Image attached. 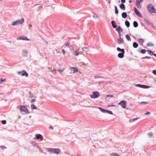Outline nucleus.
I'll use <instances>...</instances> for the list:
<instances>
[{
    "instance_id": "1",
    "label": "nucleus",
    "mask_w": 156,
    "mask_h": 156,
    "mask_svg": "<svg viewBox=\"0 0 156 156\" xmlns=\"http://www.w3.org/2000/svg\"><path fill=\"white\" fill-rule=\"evenodd\" d=\"M17 108L19 109L21 112H23L25 114H27L29 113V112L27 108L25 106L21 105L20 106H18Z\"/></svg>"
},
{
    "instance_id": "2",
    "label": "nucleus",
    "mask_w": 156,
    "mask_h": 156,
    "mask_svg": "<svg viewBox=\"0 0 156 156\" xmlns=\"http://www.w3.org/2000/svg\"><path fill=\"white\" fill-rule=\"evenodd\" d=\"M46 149L48 152L57 154H59L60 152V150L58 148H47Z\"/></svg>"
},
{
    "instance_id": "3",
    "label": "nucleus",
    "mask_w": 156,
    "mask_h": 156,
    "mask_svg": "<svg viewBox=\"0 0 156 156\" xmlns=\"http://www.w3.org/2000/svg\"><path fill=\"white\" fill-rule=\"evenodd\" d=\"M147 7L149 12L151 13H156V10L154 9L152 5L149 4L148 5Z\"/></svg>"
},
{
    "instance_id": "4",
    "label": "nucleus",
    "mask_w": 156,
    "mask_h": 156,
    "mask_svg": "<svg viewBox=\"0 0 156 156\" xmlns=\"http://www.w3.org/2000/svg\"><path fill=\"white\" fill-rule=\"evenodd\" d=\"M24 19L23 18L17 20L16 21L13 22L12 24V25L15 26V25H18L19 24H22L24 22Z\"/></svg>"
},
{
    "instance_id": "5",
    "label": "nucleus",
    "mask_w": 156,
    "mask_h": 156,
    "mask_svg": "<svg viewBox=\"0 0 156 156\" xmlns=\"http://www.w3.org/2000/svg\"><path fill=\"white\" fill-rule=\"evenodd\" d=\"M100 96V94L98 91H95L93 92V94L90 95V96L92 98H96Z\"/></svg>"
},
{
    "instance_id": "6",
    "label": "nucleus",
    "mask_w": 156,
    "mask_h": 156,
    "mask_svg": "<svg viewBox=\"0 0 156 156\" xmlns=\"http://www.w3.org/2000/svg\"><path fill=\"white\" fill-rule=\"evenodd\" d=\"M134 85L135 86L144 89L148 88L150 87L149 86H147L145 85L141 84H135Z\"/></svg>"
},
{
    "instance_id": "7",
    "label": "nucleus",
    "mask_w": 156,
    "mask_h": 156,
    "mask_svg": "<svg viewBox=\"0 0 156 156\" xmlns=\"http://www.w3.org/2000/svg\"><path fill=\"white\" fill-rule=\"evenodd\" d=\"M19 75H21L22 76H25L27 77L28 76V74L25 70H23L22 72H19L18 73Z\"/></svg>"
},
{
    "instance_id": "8",
    "label": "nucleus",
    "mask_w": 156,
    "mask_h": 156,
    "mask_svg": "<svg viewBox=\"0 0 156 156\" xmlns=\"http://www.w3.org/2000/svg\"><path fill=\"white\" fill-rule=\"evenodd\" d=\"M119 105H120L123 108H125L126 105V101L124 100L121 101L119 103Z\"/></svg>"
},
{
    "instance_id": "9",
    "label": "nucleus",
    "mask_w": 156,
    "mask_h": 156,
    "mask_svg": "<svg viewBox=\"0 0 156 156\" xmlns=\"http://www.w3.org/2000/svg\"><path fill=\"white\" fill-rule=\"evenodd\" d=\"M133 8L136 14L138 17L141 18L142 16L138 10L135 7Z\"/></svg>"
},
{
    "instance_id": "10",
    "label": "nucleus",
    "mask_w": 156,
    "mask_h": 156,
    "mask_svg": "<svg viewBox=\"0 0 156 156\" xmlns=\"http://www.w3.org/2000/svg\"><path fill=\"white\" fill-rule=\"evenodd\" d=\"M18 40H23L26 41H29V39L27 37L24 36H20L17 38Z\"/></svg>"
},
{
    "instance_id": "11",
    "label": "nucleus",
    "mask_w": 156,
    "mask_h": 156,
    "mask_svg": "<svg viewBox=\"0 0 156 156\" xmlns=\"http://www.w3.org/2000/svg\"><path fill=\"white\" fill-rule=\"evenodd\" d=\"M124 41L123 39L121 37V38H119L117 39V44H121L123 43Z\"/></svg>"
},
{
    "instance_id": "12",
    "label": "nucleus",
    "mask_w": 156,
    "mask_h": 156,
    "mask_svg": "<svg viewBox=\"0 0 156 156\" xmlns=\"http://www.w3.org/2000/svg\"><path fill=\"white\" fill-rule=\"evenodd\" d=\"M125 52H123L119 53L118 55V56L119 58H122L124 56V55Z\"/></svg>"
},
{
    "instance_id": "13",
    "label": "nucleus",
    "mask_w": 156,
    "mask_h": 156,
    "mask_svg": "<svg viewBox=\"0 0 156 156\" xmlns=\"http://www.w3.org/2000/svg\"><path fill=\"white\" fill-rule=\"evenodd\" d=\"M119 7L120 8L123 10H125L126 7L125 6V5L123 3H121L119 5Z\"/></svg>"
},
{
    "instance_id": "14",
    "label": "nucleus",
    "mask_w": 156,
    "mask_h": 156,
    "mask_svg": "<svg viewBox=\"0 0 156 156\" xmlns=\"http://www.w3.org/2000/svg\"><path fill=\"white\" fill-rule=\"evenodd\" d=\"M127 15L126 12H123L122 14V16L123 19L126 18L127 17Z\"/></svg>"
},
{
    "instance_id": "15",
    "label": "nucleus",
    "mask_w": 156,
    "mask_h": 156,
    "mask_svg": "<svg viewBox=\"0 0 156 156\" xmlns=\"http://www.w3.org/2000/svg\"><path fill=\"white\" fill-rule=\"evenodd\" d=\"M115 28L116 29V30L118 32H120V31H122V29L119 26L118 27H116V28Z\"/></svg>"
},
{
    "instance_id": "16",
    "label": "nucleus",
    "mask_w": 156,
    "mask_h": 156,
    "mask_svg": "<svg viewBox=\"0 0 156 156\" xmlns=\"http://www.w3.org/2000/svg\"><path fill=\"white\" fill-rule=\"evenodd\" d=\"M111 24H112V26L113 28H116L117 26L115 24V22L114 21H111Z\"/></svg>"
},
{
    "instance_id": "17",
    "label": "nucleus",
    "mask_w": 156,
    "mask_h": 156,
    "mask_svg": "<svg viewBox=\"0 0 156 156\" xmlns=\"http://www.w3.org/2000/svg\"><path fill=\"white\" fill-rule=\"evenodd\" d=\"M144 22L146 23L148 25H150L151 24L153 25V24L151 23L149 21L146 19L144 20Z\"/></svg>"
},
{
    "instance_id": "18",
    "label": "nucleus",
    "mask_w": 156,
    "mask_h": 156,
    "mask_svg": "<svg viewBox=\"0 0 156 156\" xmlns=\"http://www.w3.org/2000/svg\"><path fill=\"white\" fill-rule=\"evenodd\" d=\"M98 109L102 112L104 113H106V110H107L104 109L103 108H102L100 107H99Z\"/></svg>"
},
{
    "instance_id": "19",
    "label": "nucleus",
    "mask_w": 156,
    "mask_h": 156,
    "mask_svg": "<svg viewBox=\"0 0 156 156\" xmlns=\"http://www.w3.org/2000/svg\"><path fill=\"white\" fill-rule=\"evenodd\" d=\"M133 47L134 48H136L138 47V45L136 42H134L133 44Z\"/></svg>"
},
{
    "instance_id": "20",
    "label": "nucleus",
    "mask_w": 156,
    "mask_h": 156,
    "mask_svg": "<svg viewBox=\"0 0 156 156\" xmlns=\"http://www.w3.org/2000/svg\"><path fill=\"white\" fill-rule=\"evenodd\" d=\"M35 137L36 139H39L41 138L42 135L41 134H37L35 135Z\"/></svg>"
},
{
    "instance_id": "21",
    "label": "nucleus",
    "mask_w": 156,
    "mask_h": 156,
    "mask_svg": "<svg viewBox=\"0 0 156 156\" xmlns=\"http://www.w3.org/2000/svg\"><path fill=\"white\" fill-rule=\"evenodd\" d=\"M117 51L121 52H125L124 49H121L119 47H118L117 48Z\"/></svg>"
},
{
    "instance_id": "22",
    "label": "nucleus",
    "mask_w": 156,
    "mask_h": 156,
    "mask_svg": "<svg viewBox=\"0 0 156 156\" xmlns=\"http://www.w3.org/2000/svg\"><path fill=\"white\" fill-rule=\"evenodd\" d=\"M133 26L134 27H136L138 26V23L136 21H134L133 23Z\"/></svg>"
},
{
    "instance_id": "23",
    "label": "nucleus",
    "mask_w": 156,
    "mask_h": 156,
    "mask_svg": "<svg viewBox=\"0 0 156 156\" xmlns=\"http://www.w3.org/2000/svg\"><path fill=\"white\" fill-rule=\"evenodd\" d=\"M138 118H133V119H130L129 120V122H133L134 121L136 120Z\"/></svg>"
},
{
    "instance_id": "24",
    "label": "nucleus",
    "mask_w": 156,
    "mask_h": 156,
    "mask_svg": "<svg viewBox=\"0 0 156 156\" xmlns=\"http://www.w3.org/2000/svg\"><path fill=\"white\" fill-rule=\"evenodd\" d=\"M125 24L126 26L128 27L130 26V23L129 21L127 20H126L125 22Z\"/></svg>"
},
{
    "instance_id": "25",
    "label": "nucleus",
    "mask_w": 156,
    "mask_h": 156,
    "mask_svg": "<svg viewBox=\"0 0 156 156\" xmlns=\"http://www.w3.org/2000/svg\"><path fill=\"white\" fill-rule=\"evenodd\" d=\"M71 68L73 69V73H76L78 72V69L74 67H71Z\"/></svg>"
},
{
    "instance_id": "26",
    "label": "nucleus",
    "mask_w": 156,
    "mask_h": 156,
    "mask_svg": "<svg viewBox=\"0 0 156 156\" xmlns=\"http://www.w3.org/2000/svg\"><path fill=\"white\" fill-rule=\"evenodd\" d=\"M136 5L137 6V7L138 8H140L141 7V5L140 4V2H136Z\"/></svg>"
},
{
    "instance_id": "27",
    "label": "nucleus",
    "mask_w": 156,
    "mask_h": 156,
    "mask_svg": "<svg viewBox=\"0 0 156 156\" xmlns=\"http://www.w3.org/2000/svg\"><path fill=\"white\" fill-rule=\"evenodd\" d=\"M125 37L126 38V39L128 41H131V39L130 38V36L128 34L126 35Z\"/></svg>"
},
{
    "instance_id": "28",
    "label": "nucleus",
    "mask_w": 156,
    "mask_h": 156,
    "mask_svg": "<svg viewBox=\"0 0 156 156\" xmlns=\"http://www.w3.org/2000/svg\"><path fill=\"white\" fill-rule=\"evenodd\" d=\"M115 13L116 14H117L119 13V11L118 9L117 8L116 6H115Z\"/></svg>"
},
{
    "instance_id": "29",
    "label": "nucleus",
    "mask_w": 156,
    "mask_h": 156,
    "mask_svg": "<svg viewBox=\"0 0 156 156\" xmlns=\"http://www.w3.org/2000/svg\"><path fill=\"white\" fill-rule=\"evenodd\" d=\"M154 45V44L151 42H148L147 43V46H153Z\"/></svg>"
},
{
    "instance_id": "30",
    "label": "nucleus",
    "mask_w": 156,
    "mask_h": 156,
    "mask_svg": "<svg viewBox=\"0 0 156 156\" xmlns=\"http://www.w3.org/2000/svg\"><path fill=\"white\" fill-rule=\"evenodd\" d=\"M31 108L32 109H37V107L34 104H31Z\"/></svg>"
},
{
    "instance_id": "31",
    "label": "nucleus",
    "mask_w": 156,
    "mask_h": 156,
    "mask_svg": "<svg viewBox=\"0 0 156 156\" xmlns=\"http://www.w3.org/2000/svg\"><path fill=\"white\" fill-rule=\"evenodd\" d=\"M147 52L150 55H152L153 54V52L151 50H147Z\"/></svg>"
},
{
    "instance_id": "32",
    "label": "nucleus",
    "mask_w": 156,
    "mask_h": 156,
    "mask_svg": "<svg viewBox=\"0 0 156 156\" xmlns=\"http://www.w3.org/2000/svg\"><path fill=\"white\" fill-rule=\"evenodd\" d=\"M138 41L141 43H143L144 42V40L142 38H139L138 39Z\"/></svg>"
},
{
    "instance_id": "33",
    "label": "nucleus",
    "mask_w": 156,
    "mask_h": 156,
    "mask_svg": "<svg viewBox=\"0 0 156 156\" xmlns=\"http://www.w3.org/2000/svg\"><path fill=\"white\" fill-rule=\"evenodd\" d=\"M146 50L145 49H143L140 51V52L142 54H145L146 52Z\"/></svg>"
},
{
    "instance_id": "34",
    "label": "nucleus",
    "mask_w": 156,
    "mask_h": 156,
    "mask_svg": "<svg viewBox=\"0 0 156 156\" xmlns=\"http://www.w3.org/2000/svg\"><path fill=\"white\" fill-rule=\"evenodd\" d=\"M27 53V51H23V54L25 56H26Z\"/></svg>"
},
{
    "instance_id": "35",
    "label": "nucleus",
    "mask_w": 156,
    "mask_h": 156,
    "mask_svg": "<svg viewBox=\"0 0 156 156\" xmlns=\"http://www.w3.org/2000/svg\"><path fill=\"white\" fill-rule=\"evenodd\" d=\"M107 113L111 115H112L113 114V112L112 111L107 110H106V113Z\"/></svg>"
},
{
    "instance_id": "36",
    "label": "nucleus",
    "mask_w": 156,
    "mask_h": 156,
    "mask_svg": "<svg viewBox=\"0 0 156 156\" xmlns=\"http://www.w3.org/2000/svg\"><path fill=\"white\" fill-rule=\"evenodd\" d=\"M1 122L3 124L5 125L6 123V121L5 120H3L1 121Z\"/></svg>"
},
{
    "instance_id": "37",
    "label": "nucleus",
    "mask_w": 156,
    "mask_h": 156,
    "mask_svg": "<svg viewBox=\"0 0 156 156\" xmlns=\"http://www.w3.org/2000/svg\"><path fill=\"white\" fill-rule=\"evenodd\" d=\"M94 78L95 79H97V78H102V77L101 76H99L95 75L94 76Z\"/></svg>"
},
{
    "instance_id": "38",
    "label": "nucleus",
    "mask_w": 156,
    "mask_h": 156,
    "mask_svg": "<svg viewBox=\"0 0 156 156\" xmlns=\"http://www.w3.org/2000/svg\"><path fill=\"white\" fill-rule=\"evenodd\" d=\"M111 156H119L118 154L116 153H113L111 154Z\"/></svg>"
},
{
    "instance_id": "39",
    "label": "nucleus",
    "mask_w": 156,
    "mask_h": 156,
    "mask_svg": "<svg viewBox=\"0 0 156 156\" xmlns=\"http://www.w3.org/2000/svg\"><path fill=\"white\" fill-rule=\"evenodd\" d=\"M147 135L148 136H150V137H151L152 136L153 134L151 132L147 134Z\"/></svg>"
},
{
    "instance_id": "40",
    "label": "nucleus",
    "mask_w": 156,
    "mask_h": 156,
    "mask_svg": "<svg viewBox=\"0 0 156 156\" xmlns=\"http://www.w3.org/2000/svg\"><path fill=\"white\" fill-rule=\"evenodd\" d=\"M113 96V95H110V94H108L106 96V98L110 97L111 98H112Z\"/></svg>"
},
{
    "instance_id": "41",
    "label": "nucleus",
    "mask_w": 156,
    "mask_h": 156,
    "mask_svg": "<svg viewBox=\"0 0 156 156\" xmlns=\"http://www.w3.org/2000/svg\"><path fill=\"white\" fill-rule=\"evenodd\" d=\"M5 79H0V84L2 82L4 81H5Z\"/></svg>"
},
{
    "instance_id": "42",
    "label": "nucleus",
    "mask_w": 156,
    "mask_h": 156,
    "mask_svg": "<svg viewBox=\"0 0 156 156\" xmlns=\"http://www.w3.org/2000/svg\"><path fill=\"white\" fill-rule=\"evenodd\" d=\"M76 56H77L79 54V52L77 51H75L74 52Z\"/></svg>"
},
{
    "instance_id": "43",
    "label": "nucleus",
    "mask_w": 156,
    "mask_h": 156,
    "mask_svg": "<svg viewBox=\"0 0 156 156\" xmlns=\"http://www.w3.org/2000/svg\"><path fill=\"white\" fill-rule=\"evenodd\" d=\"M152 73L154 74L155 76H156V70H154L152 71Z\"/></svg>"
},
{
    "instance_id": "44",
    "label": "nucleus",
    "mask_w": 156,
    "mask_h": 156,
    "mask_svg": "<svg viewBox=\"0 0 156 156\" xmlns=\"http://www.w3.org/2000/svg\"><path fill=\"white\" fill-rule=\"evenodd\" d=\"M150 112H147L145 113H144V115H149L150 114Z\"/></svg>"
},
{
    "instance_id": "45",
    "label": "nucleus",
    "mask_w": 156,
    "mask_h": 156,
    "mask_svg": "<svg viewBox=\"0 0 156 156\" xmlns=\"http://www.w3.org/2000/svg\"><path fill=\"white\" fill-rule=\"evenodd\" d=\"M118 32V34L119 35V38H121V34L120 31L119 32Z\"/></svg>"
},
{
    "instance_id": "46",
    "label": "nucleus",
    "mask_w": 156,
    "mask_h": 156,
    "mask_svg": "<svg viewBox=\"0 0 156 156\" xmlns=\"http://www.w3.org/2000/svg\"><path fill=\"white\" fill-rule=\"evenodd\" d=\"M58 71L60 73H61L63 72V70L62 69H59L58 70Z\"/></svg>"
},
{
    "instance_id": "47",
    "label": "nucleus",
    "mask_w": 156,
    "mask_h": 156,
    "mask_svg": "<svg viewBox=\"0 0 156 156\" xmlns=\"http://www.w3.org/2000/svg\"><path fill=\"white\" fill-rule=\"evenodd\" d=\"M148 58V56H145L144 57H143L141 58L142 59H146V58Z\"/></svg>"
},
{
    "instance_id": "48",
    "label": "nucleus",
    "mask_w": 156,
    "mask_h": 156,
    "mask_svg": "<svg viewBox=\"0 0 156 156\" xmlns=\"http://www.w3.org/2000/svg\"><path fill=\"white\" fill-rule=\"evenodd\" d=\"M49 129H50L52 130L54 129V128H53V127H52V126L49 127Z\"/></svg>"
},
{
    "instance_id": "49",
    "label": "nucleus",
    "mask_w": 156,
    "mask_h": 156,
    "mask_svg": "<svg viewBox=\"0 0 156 156\" xmlns=\"http://www.w3.org/2000/svg\"><path fill=\"white\" fill-rule=\"evenodd\" d=\"M1 148L2 149H4L6 148V147L4 146H2L1 147Z\"/></svg>"
},
{
    "instance_id": "50",
    "label": "nucleus",
    "mask_w": 156,
    "mask_h": 156,
    "mask_svg": "<svg viewBox=\"0 0 156 156\" xmlns=\"http://www.w3.org/2000/svg\"><path fill=\"white\" fill-rule=\"evenodd\" d=\"M136 2H141L143 1V0H136Z\"/></svg>"
},
{
    "instance_id": "51",
    "label": "nucleus",
    "mask_w": 156,
    "mask_h": 156,
    "mask_svg": "<svg viewBox=\"0 0 156 156\" xmlns=\"http://www.w3.org/2000/svg\"><path fill=\"white\" fill-rule=\"evenodd\" d=\"M147 102H146V101H142L140 103H144L145 104H147Z\"/></svg>"
},
{
    "instance_id": "52",
    "label": "nucleus",
    "mask_w": 156,
    "mask_h": 156,
    "mask_svg": "<svg viewBox=\"0 0 156 156\" xmlns=\"http://www.w3.org/2000/svg\"><path fill=\"white\" fill-rule=\"evenodd\" d=\"M121 2L122 3H124L125 2L126 0H121Z\"/></svg>"
},
{
    "instance_id": "53",
    "label": "nucleus",
    "mask_w": 156,
    "mask_h": 156,
    "mask_svg": "<svg viewBox=\"0 0 156 156\" xmlns=\"http://www.w3.org/2000/svg\"><path fill=\"white\" fill-rule=\"evenodd\" d=\"M36 99H32L31 101H30V102L31 103H32L33 102H34V101H35Z\"/></svg>"
},
{
    "instance_id": "54",
    "label": "nucleus",
    "mask_w": 156,
    "mask_h": 156,
    "mask_svg": "<svg viewBox=\"0 0 156 156\" xmlns=\"http://www.w3.org/2000/svg\"><path fill=\"white\" fill-rule=\"evenodd\" d=\"M62 52L64 55L65 52V50L64 49H62Z\"/></svg>"
},
{
    "instance_id": "55",
    "label": "nucleus",
    "mask_w": 156,
    "mask_h": 156,
    "mask_svg": "<svg viewBox=\"0 0 156 156\" xmlns=\"http://www.w3.org/2000/svg\"><path fill=\"white\" fill-rule=\"evenodd\" d=\"M70 49H73V47L72 45L70 46L69 47Z\"/></svg>"
},
{
    "instance_id": "56",
    "label": "nucleus",
    "mask_w": 156,
    "mask_h": 156,
    "mask_svg": "<svg viewBox=\"0 0 156 156\" xmlns=\"http://www.w3.org/2000/svg\"><path fill=\"white\" fill-rule=\"evenodd\" d=\"M66 47H67V45L66 44H64L62 46V47L64 48H65Z\"/></svg>"
},
{
    "instance_id": "57",
    "label": "nucleus",
    "mask_w": 156,
    "mask_h": 156,
    "mask_svg": "<svg viewBox=\"0 0 156 156\" xmlns=\"http://www.w3.org/2000/svg\"><path fill=\"white\" fill-rule=\"evenodd\" d=\"M115 105H108V107H110V106H115Z\"/></svg>"
},
{
    "instance_id": "58",
    "label": "nucleus",
    "mask_w": 156,
    "mask_h": 156,
    "mask_svg": "<svg viewBox=\"0 0 156 156\" xmlns=\"http://www.w3.org/2000/svg\"><path fill=\"white\" fill-rule=\"evenodd\" d=\"M32 94V93H31V91H30L29 92V94L30 95H31V94Z\"/></svg>"
},
{
    "instance_id": "59",
    "label": "nucleus",
    "mask_w": 156,
    "mask_h": 156,
    "mask_svg": "<svg viewBox=\"0 0 156 156\" xmlns=\"http://www.w3.org/2000/svg\"><path fill=\"white\" fill-rule=\"evenodd\" d=\"M93 17L94 18H95L96 17V15H93Z\"/></svg>"
},
{
    "instance_id": "60",
    "label": "nucleus",
    "mask_w": 156,
    "mask_h": 156,
    "mask_svg": "<svg viewBox=\"0 0 156 156\" xmlns=\"http://www.w3.org/2000/svg\"><path fill=\"white\" fill-rule=\"evenodd\" d=\"M153 55H154L155 57H156V54L155 53H153Z\"/></svg>"
},
{
    "instance_id": "61",
    "label": "nucleus",
    "mask_w": 156,
    "mask_h": 156,
    "mask_svg": "<svg viewBox=\"0 0 156 156\" xmlns=\"http://www.w3.org/2000/svg\"><path fill=\"white\" fill-rule=\"evenodd\" d=\"M132 2V1L131 0H129V3H131Z\"/></svg>"
},
{
    "instance_id": "62",
    "label": "nucleus",
    "mask_w": 156,
    "mask_h": 156,
    "mask_svg": "<svg viewBox=\"0 0 156 156\" xmlns=\"http://www.w3.org/2000/svg\"><path fill=\"white\" fill-rule=\"evenodd\" d=\"M151 57H149V56H148V59H151Z\"/></svg>"
},
{
    "instance_id": "63",
    "label": "nucleus",
    "mask_w": 156,
    "mask_h": 156,
    "mask_svg": "<svg viewBox=\"0 0 156 156\" xmlns=\"http://www.w3.org/2000/svg\"><path fill=\"white\" fill-rule=\"evenodd\" d=\"M69 44H66L67 45V46H69Z\"/></svg>"
},
{
    "instance_id": "64",
    "label": "nucleus",
    "mask_w": 156,
    "mask_h": 156,
    "mask_svg": "<svg viewBox=\"0 0 156 156\" xmlns=\"http://www.w3.org/2000/svg\"><path fill=\"white\" fill-rule=\"evenodd\" d=\"M40 4H36V5H39Z\"/></svg>"
}]
</instances>
